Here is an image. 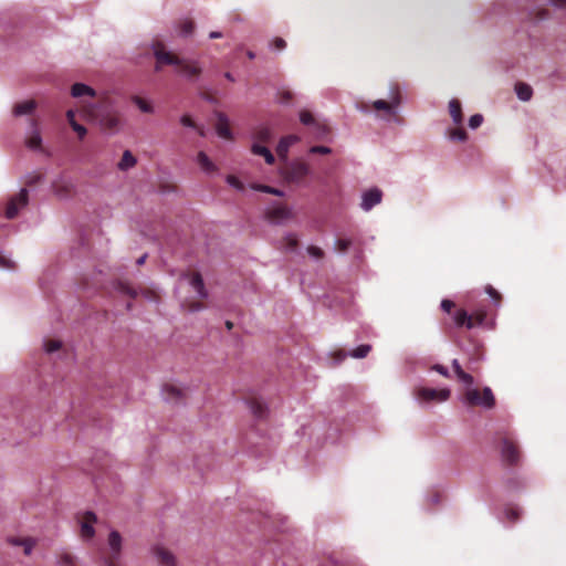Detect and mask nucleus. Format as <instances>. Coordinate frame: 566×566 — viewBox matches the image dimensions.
Here are the masks:
<instances>
[{"label": "nucleus", "mask_w": 566, "mask_h": 566, "mask_svg": "<svg viewBox=\"0 0 566 566\" xmlns=\"http://www.w3.org/2000/svg\"><path fill=\"white\" fill-rule=\"evenodd\" d=\"M252 151L255 155L263 156L265 161H266V164H269V165H272L274 163V160H275L273 154L265 146H262V145H259V144H254L252 146Z\"/></svg>", "instance_id": "nucleus-27"}, {"label": "nucleus", "mask_w": 566, "mask_h": 566, "mask_svg": "<svg viewBox=\"0 0 566 566\" xmlns=\"http://www.w3.org/2000/svg\"><path fill=\"white\" fill-rule=\"evenodd\" d=\"M298 245V240L295 234H287L282 239L281 248L285 251H294Z\"/></svg>", "instance_id": "nucleus-30"}, {"label": "nucleus", "mask_w": 566, "mask_h": 566, "mask_svg": "<svg viewBox=\"0 0 566 566\" xmlns=\"http://www.w3.org/2000/svg\"><path fill=\"white\" fill-rule=\"evenodd\" d=\"M449 113L452 117L453 123L457 126H461L463 123V113H462V106L459 99L452 98L449 102Z\"/></svg>", "instance_id": "nucleus-17"}, {"label": "nucleus", "mask_w": 566, "mask_h": 566, "mask_svg": "<svg viewBox=\"0 0 566 566\" xmlns=\"http://www.w3.org/2000/svg\"><path fill=\"white\" fill-rule=\"evenodd\" d=\"M486 317V311L478 308L473 313L469 314L465 310H457L453 315L454 324L458 327H467L469 329L474 326L481 325Z\"/></svg>", "instance_id": "nucleus-3"}, {"label": "nucleus", "mask_w": 566, "mask_h": 566, "mask_svg": "<svg viewBox=\"0 0 566 566\" xmlns=\"http://www.w3.org/2000/svg\"><path fill=\"white\" fill-rule=\"evenodd\" d=\"M547 15H548V11L547 10H542L538 13V19H545Z\"/></svg>", "instance_id": "nucleus-61"}, {"label": "nucleus", "mask_w": 566, "mask_h": 566, "mask_svg": "<svg viewBox=\"0 0 566 566\" xmlns=\"http://www.w3.org/2000/svg\"><path fill=\"white\" fill-rule=\"evenodd\" d=\"M271 46L274 49V50H284L286 48V42L284 39L282 38H275L272 43H271Z\"/></svg>", "instance_id": "nucleus-48"}, {"label": "nucleus", "mask_w": 566, "mask_h": 566, "mask_svg": "<svg viewBox=\"0 0 566 566\" xmlns=\"http://www.w3.org/2000/svg\"><path fill=\"white\" fill-rule=\"evenodd\" d=\"M224 77H226L227 80L231 81V82H233V81H234V77H233V76H232V74H231V73H229V72H227V73L224 74Z\"/></svg>", "instance_id": "nucleus-63"}, {"label": "nucleus", "mask_w": 566, "mask_h": 566, "mask_svg": "<svg viewBox=\"0 0 566 566\" xmlns=\"http://www.w3.org/2000/svg\"><path fill=\"white\" fill-rule=\"evenodd\" d=\"M352 245V241L349 239H338L335 243L336 250L338 252H346Z\"/></svg>", "instance_id": "nucleus-42"}, {"label": "nucleus", "mask_w": 566, "mask_h": 566, "mask_svg": "<svg viewBox=\"0 0 566 566\" xmlns=\"http://www.w3.org/2000/svg\"><path fill=\"white\" fill-rule=\"evenodd\" d=\"M29 201V192L27 189H21L20 192L10 198L6 207V217L13 219L18 216L20 209L24 208Z\"/></svg>", "instance_id": "nucleus-7"}, {"label": "nucleus", "mask_w": 566, "mask_h": 566, "mask_svg": "<svg viewBox=\"0 0 566 566\" xmlns=\"http://www.w3.org/2000/svg\"><path fill=\"white\" fill-rule=\"evenodd\" d=\"M104 566H116V564H114V562L112 559H105Z\"/></svg>", "instance_id": "nucleus-62"}, {"label": "nucleus", "mask_w": 566, "mask_h": 566, "mask_svg": "<svg viewBox=\"0 0 566 566\" xmlns=\"http://www.w3.org/2000/svg\"><path fill=\"white\" fill-rule=\"evenodd\" d=\"M515 93L521 101L527 102L532 98L533 90L528 84L524 82H517L515 84Z\"/></svg>", "instance_id": "nucleus-22"}, {"label": "nucleus", "mask_w": 566, "mask_h": 566, "mask_svg": "<svg viewBox=\"0 0 566 566\" xmlns=\"http://www.w3.org/2000/svg\"><path fill=\"white\" fill-rule=\"evenodd\" d=\"M66 118H67V122L71 125V127L74 125V123H77L75 120V111H73V109H69L66 112Z\"/></svg>", "instance_id": "nucleus-56"}, {"label": "nucleus", "mask_w": 566, "mask_h": 566, "mask_svg": "<svg viewBox=\"0 0 566 566\" xmlns=\"http://www.w3.org/2000/svg\"><path fill=\"white\" fill-rule=\"evenodd\" d=\"M248 405H249V408L251 410V412L256 417V418H264L266 416V412H268V408L266 406L256 397H252L248 400Z\"/></svg>", "instance_id": "nucleus-19"}, {"label": "nucleus", "mask_w": 566, "mask_h": 566, "mask_svg": "<svg viewBox=\"0 0 566 566\" xmlns=\"http://www.w3.org/2000/svg\"><path fill=\"white\" fill-rule=\"evenodd\" d=\"M180 123L186 126V127H191V128H198L196 123L192 120V118L189 116V115H184L181 118H180Z\"/></svg>", "instance_id": "nucleus-51"}, {"label": "nucleus", "mask_w": 566, "mask_h": 566, "mask_svg": "<svg viewBox=\"0 0 566 566\" xmlns=\"http://www.w3.org/2000/svg\"><path fill=\"white\" fill-rule=\"evenodd\" d=\"M310 171V166L305 161L295 160L286 166L285 178L291 182H301L308 176Z\"/></svg>", "instance_id": "nucleus-6"}, {"label": "nucleus", "mask_w": 566, "mask_h": 566, "mask_svg": "<svg viewBox=\"0 0 566 566\" xmlns=\"http://www.w3.org/2000/svg\"><path fill=\"white\" fill-rule=\"evenodd\" d=\"M36 107V103L33 99L24 101L14 105L13 114L15 116L31 114Z\"/></svg>", "instance_id": "nucleus-20"}, {"label": "nucleus", "mask_w": 566, "mask_h": 566, "mask_svg": "<svg viewBox=\"0 0 566 566\" xmlns=\"http://www.w3.org/2000/svg\"><path fill=\"white\" fill-rule=\"evenodd\" d=\"M0 266L10 270L15 268L14 263L3 255H0Z\"/></svg>", "instance_id": "nucleus-52"}, {"label": "nucleus", "mask_w": 566, "mask_h": 566, "mask_svg": "<svg viewBox=\"0 0 566 566\" xmlns=\"http://www.w3.org/2000/svg\"><path fill=\"white\" fill-rule=\"evenodd\" d=\"M447 135L451 140L465 142L468 139V134L462 127L451 128Z\"/></svg>", "instance_id": "nucleus-31"}, {"label": "nucleus", "mask_w": 566, "mask_h": 566, "mask_svg": "<svg viewBox=\"0 0 566 566\" xmlns=\"http://www.w3.org/2000/svg\"><path fill=\"white\" fill-rule=\"evenodd\" d=\"M227 182L232 186L233 188H235L237 190H240L242 191L244 189V185L242 184V181H240L235 176L233 175H229L227 177Z\"/></svg>", "instance_id": "nucleus-45"}, {"label": "nucleus", "mask_w": 566, "mask_h": 566, "mask_svg": "<svg viewBox=\"0 0 566 566\" xmlns=\"http://www.w3.org/2000/svg\"><path fill=\"white\" fill-rule=\"evenodd\" d=\"M54 190L57 195H64V193H67L70 191V188L69 186H64V187H59L56 185H54Z\"/></svg>", "instance_id": "nucleus-57"}, {"label": "nucleus", "mask_w": 566, "mask_h": 566, "mask_svg": "<svg viewBox=\"0 0 566 566\" xmlns=\"http://www.w3.org/2000/svg\"><path fill=\"white\" fill-rule=\"evenodd\" d=\"M136 163H137V160H136L135 156L132 154V151L125 150L123 153L122 159L118 163L117 167L119 170L125 171V170L133 168L136 165Z\"/></svg>", "instance_id": "nucleus-24"}, {"label": "nucleus", "mask_w": 566, "mask_h": 566, "mask_svg": "<svg viewBox=\"0 0 566 566\" xmlns=\"http://www.w3.org/2000/svg\"><path fill=\"white\" fill-rule=\"evenodd\" d=\"M36 120H32V126L34 127L33 134L27 139V146L31 149H41L42 138L40 133L36 129Z\"/></svg>", "instance_id": "nucleus-25"}, {"label": "nucleus", "mask_w": 566, "mask_h": 566, "mask_svg": "<svg viewBox=\"0 0 566 566\" xmlns=\"http://www.w3.org/2000/svg\"><path fill=\"white\" fill-rule=\"evenodd\" d=\"M300 120L304 125L313 126V129L317 138H324L329 134V128L327 127V125L317 122L310 111H301Z\"/></svg>", "instance_id": "nucleus-9"}, {"label": "nucleus", "mask_w": 566, "mask_h": 566, "mask_svg": "<svg viewBox=\"0 0 566 566\" xmlns=\"http://www.w3.org/2000/svg\"><path fill=\"white\" fill-rule=\"evenodd\" d=\"M45 350L48 353H54L56 350H59L62 346L61 342L60 340H56V339H50V340H46L45 342Z\"/></svg>", "instance_id": "nucleus-43"}, {"label": "nucleus", "mask_w": 566, "mask_h": 566, "mask_svg": "<svg viewBox=\"0 0 566 566\" xmlns=\"http://www.w3.org/2000/svg\"><path fill=\"white\" fill-rule=\"evenodd\" d=\"M501 453L503 460L509 465H515L520 461V449L515 441H513L509 436H504L501 440Z\"/></svg>", "instance_id": "nucleus-5"}, {"label": "nucleus", "mask_w": 566, "mask_h": 566, "mask_svg": "<svg viewBox=\"0 0 566 566\" xmlns=\"http://www.w3.org/2000/svg\"><path fill=\"white\" fill-rule=\"evenodd\" d=\"M307 252L311 256L316 258V259H322L324 256V251L321 248L315 247V245H310L307 248Z\"/></svg>", "instance_id": "nucleus-47"}, {"label": "nucleus", "mask_w": 566, "mask_h": 566, "mask_svg": "<svg viewBox=\"0 0 566 566\" xmlns=\"http://www.w3.org/2000/svg\"><path fill=\"white\" fill-rule=\"evenodd\" d=\"M452 368L459 381L467 386L462 394V401L465 406L470 408L481 407L486 410L495 407L496 400L490 387H484L483 389L473 388V376L463 369L458 359H453Z\"/></svg>", "instance_id": "nucleus-1"}, {"label": "nucleus", "mask_w": 566, "mask_h": 566, "mask_svg": "<svg viewBox=\"0 0 566 566\" xmlns=\"http://www.w3.org/2000/svg\"><path fill=\"white\" fill-rule=\"evenodd\" d=\"M182 277L188 280L189 285L195 290L200 300H205L208 297V292L205 287L202 276L199 272L184 273Z\"/></svg>", "instance_id": "nucleus-11"}, {"label": "nucleus", "mask_w": 566, "mask_h": 566, "mask_svg": "<svg viewBox=\"0 0 566 566\" xmlns=\"http://www.w3.org/2000/svg\"><path fill=\"white\" fill-rule=\"evenodd\" d=\"M175 188H176L175 186H161V187H160V190H161L163 192H166V191H174V190H175Z\"/></svg>", "instance_id": "nucleus-59"}, {"label": "nucleus", "mask_w": 566, "mask_h": 566, "mask_svg": "<svg viewBox=\"0 0 566 566\" xmlns=\"http://www.w3.org/2000/svg\"><path fill=\"white\" fill-rule=\"evenodd\" d=\"M8 543L13 545V546H23L24 537L11 536V537L8 538Z\"/></svg>", "instance_id": "nucleus-54"}, {"label": "nucleus", "mask_w": 566, "mask_h": 566, "mask_svg": "<svg viewBox=\"0 0 566 566\" xmlns=\"http://www.w3.org/2000/svg\"><path fill=\"white\" fill-rule=\"evenodd\" d=\"M115 289L119 293L127 295L130 298H135L138 295V292L125 281H117L115 284Z\"/></svg>", "instance_id": "nucleus-29"}, {"label": "nucleus", "mask_w": 566, "mask_h": 566, "mask_svg": "<svg viewBox=\"0 0 566 566\" xmlns=\"http://www.w3.org/2000/svg\"><path fill=\"white\" fill-rule=\"evenodd\" d=\"M154 554L161 566H176L175 557L169 551L163 547H156Z\"/></svg>", "instance_id": "nucleus-18"}, {"label": "nucleus", "mask_w": 566, "mask_h": 566, "mask_svg": "<svg viewBox=\"0 0 566 566\" xmlns=\"http://www.w3.org/2000/svg\"><path fill=\"white\" fill-rule=\"evenodd\" d=\"M401 103V94L399 86L397 84L392 85L390 88L389 101L377 99L374 102L373 106L376 111H385L389 114L394 112V109L399 106Z\"/></svg>", "instance_id": "nucleus-8"}, {"label": "nucleus", "mask_w": 566, "mask_h": 566, "mask_svg": "<svg viewBox=\"0 0 566 566\" xmlns=\"http://www.w3.org/2000/svg\"><path fill=\"white\" fill-rule=\"evenodd\" d=\"M57 564L60 566H76V558L67 552H63L59 555Z\"/></svg>", "instance_id": "nucleus-32"}, {"label": "nucleus", "mask_w": 566, "mask_h": 566, "mask_svg": "<svg viewBox=\"0 0 566 566\" xmlns=\"http://www.w3.org/2000/svg\"><path fill=\"white\" fill-rule=\"evenodd\" d=\"M485 292L492 297L496 306L500 305L502 296L492 285H488Z\"/></svg>", "instance_id": "nucleus-40"}, {"label": "nucleus", "mask_w": 566, "mask_h": 566, "mask_svg": "<svg viewBox=\"0 0 566 566\" xmlns=\"http://www.w3.org/2000/svg\"><path fill=\"white\" fill-rule=\"evenodd\" d=\"M252 188L261 192L271 193L274 196H283V192L280 189L273 188L271 186L254 185Z\"/></svg>", "instance_id": "nucleus-37"}, {"label": "nucleus", "mask_w": 566, "mask_h": 566, "mask_svg": "<svg viewBox=\"0 0 566 566\" xmlns=\"http://www.w3.org/2000/svg\"><path fill=\"white\" fill-rule=\"evenodd\" d=\"M197 160L201 169L206 172H212L216 170L214 164L209 159V157L203 151H199L197 156Z\"/></svg>", "instance_id": "nucleus-28"}, {"label": "nucleus", "mask_w": 566, "mask_h": 566, "mask_svg": "<svg viewBox=\"0 0 566 566\" xmlns=\"http://www.w3.org/2000/svg\"><path fill=\"white\" fill-rule=\"evenodd\" d=\"M101 125L104 129L114 130L119 125V118L115 114H106L102 117Z\"/></svg>", "instance_id": "nucleus-26"}, {"label": "nucleus", "mask_w": 566, "mask_h": 566, "mask_svg": "<svg viewBox=\"0 0 566 566\" xmlns=\"http://www.w3.org/2000/svg\"><path fill=\"white\" fill-rule=\"evenodd\" d=\"M71 94L74 97H81V96H84V95L94 97L95 96V91L91 86H88L86 84L75 83L72 86V88H71Z\"/></svg>", "instance_id": "nucleus-23"}, {"label": "nucleus", "mask_w": 566, "mask_h": 566, "mask_svg": "<svg viewBox=\"0 0 566 566\" xmlns=\"http://www.w3.org/2000/svg\"><path fill=\"white\" fill-rule=\"evenodd\" d=\"M36 545V539L35 538H32V537H24V543H23V552L27 556L31 555L34 546Z\"/></svg>", "instance_id": "nucleus-39"}, {"label": "nucleus", "mask_w": 566, "mask_h": 566, "mask_svg": "<svg viewBox=\"0 0 566 566\" xmlns=\"http://www.w3.org/2000/svg\"><path fill=\"white\" fill-rule=\"evenodd\" d=\"M133 102L138 106V108L143 113H153L154 112L151 104L139 96H134Z\"/></svg>", "instance_id": "nucleus-35"}, {"label": "nucleus", "mask_w": 566, "mask_h": 566, "mask_svg": "<svg viewBox=\"0 0 566 566\" xmlns=\"http://www.w3.org/2000/svg\"><path fill=\"white\" fill-rule=\"evenodd\" d=\"M217 133L222 138L231 137L228 118L226 117V115H223L221 113L218 114Z\"/></svg>", "instance_id": "nucleus-21"}, {"label": "nucleus", "mask_w": 566, "mask_h": 566, "mask_svg": "<svg viewBox=\"0 0 566 566\" xmlns=\"http://www.w3.org/2000/svg\"><path fill=\"white\" fill-rule=\"evenodd\" d=\"M145 259H146V255H143L140 256L138 260H137V264H143L145 262Z\"/></svg>", "instance_id": "nucleus-64"}, {"label": "nucleus", "mask_w": 566, "mask_h": 566, "mask_svg": "<svg viewBox=\"0 0 566 566\" xmlns=\"http://www.w3.org/2000/svg\"><path fill=\"white\" fill-rule=\"evenodd\" d=\"M108 544L112 548V554L105 559H112L116 564L122 551V536L117 531H112L108 536Z\"/></svg>", "instance_id": "nucleus-14"}, {"label": "nucleus", "mask_w": 566, "mask_h": 566, "mask_svg": "<svg viewBox=\"0 0 566 566\" xmlns=\"http://www.w3.org/2000/svg\"><path fill=\"white\" fill-rule=\"evenodd\" d=\"M431 369L437 371V373H439L440 375H442V376H444L447 378L450 377L448 368L444 367L443 365H439V364L433 365Z\"/></svg>", "instance_id": "nucleus-53"}, {"label": "nucleus", "mask_w": 566, "mask_h": 566, "mask_svg": "<svg viewBox=\"0 0 566 566\" xmlns=\"http://www.w3.org/2000/svg\"><path fill=\"white\" fill-rule=\"evenodd\" d=\"M182 306L189 312H197L205 307V305L199 301H186L182 303Z\"/></svg>", "instance_id": "nucleus-38"}, {"label": "nucleus", "mask_w": 566, "mask_h": 566, "mask_svg": "<svg viewBox=\"0 0 566 566\" xmlns=\"http://www.w3.org/2000/svg\"><path fill=\"white\" fill-rule=\"evenodd\" d=\"M193 30H195V23L191 20H186L180 25V32L184 35L191 34L193 32Z\"/></svg>", "instance_id": "nucleus-41"}, {"label": "nucleus", "mask_w": 566, "mask_h": 566, "mask_svg": "<svg viewBox=\"0 0 566 566\" xmlns=\"http://www.w3.org/2000/svg\"><path fill=\"white\" fill-rule=\"evenodd\" d=\"M450 389H433L427 387H417L413 390L415 397L422 402H442L449 399Z\"/></svg>", "instance_id": "nucleus-4"}, {"label": "nucleus", "mask_w": 566, "mask_h": 566, "mask_svg": "<svg viewBox=\"0 0 566 566\" xmlns=\"http://www.w3.org/2000/svg\"><path fill=\"white\" fill-rule=\"evenodd\" d=\"M483 123V116L481 114H474L469 118V126L472 129L480 127Z\"/></svg>", "instance_id": "nucleus-44"}, {"label": "nucleus", "mask_w": 566, "mask_h": 566, "mask_svg": "<svg viewBox=\"0 0 566 566\" xmlns=\"http://www.w3.org/2000/svg\"><path fill=\"white\" fill-rule=\"evenodd\" d=\"M522 511L516 506H509L505 509V516L511 523H515L520 520Z\"/></svg>", "instance_id": "nucleus-34"}, {"label": "nucleus", "mask_w": 566, "mask_h": 566, "mask_svg": "<svg viewBox=\"0 0 566 566\" xmlns=\"http://www.w3.org/2000/svg\"><path fill=\"white\" fill-rule=\"evenodd\" d=\"M222 34L220 32H217V31H212L210 34H209V38L210 39H219L221 38Z\"/></svg>", "instance_id": "nucleus-60"}, {"label": "nucleus", "mask_w": 566, "mask_h": 566, "mask_svg": "<svg viewBox=\"0 0 566 566\" xmlns=\"http://www.w3.org/2000/svg\"><path fill=\"white\" fill-rule=\"evenodd\" d=\"M271 136V133L268 128H262L260 132H259V138L263 142H266Z\"/></svg>", "instance_id": "nucleus-55"}, {"label": "nucleus", "mask_w": 566, "mask_h": 566, "mask_svg": "<svg viewBox=\"0 0 566 566\" xmlns=\"http://www.w3.org/2000/svg\"><path fill=\"white\" fill-rule=\"evenodd\" d=\"M381 197L382 193L377 188L366 191L363 195L361 208L366 211L370 210L373 207H375L381 201Z\"/></svg>", "instance_id": "nucleus-13"}, {"label": "nucleus", "mask_w": 566, "mask_h": 566, "mask_svg": "<svg viewBox=\"0 0 566 566\" xmlns=\"http://www.w3.org/2000/svg\"><path fill=\"white\" fill-rule=\"evenodd\" d=\"M298 140H300V137L297 135H289V136L282 137L276 147V153H277L279 157H281L282 159L285 160L287 158V153H289L290 147L293 144L297 143Z\"/></svg>", "instance_id": "nucleus-16"}, {"label": "nucleus", "mask_w": 566, "mask_h": 566, "mask_svg": "<svg viewBox=\"0 0 566 566\" xmlns=\"http://www.w3.org/2000/svg\"><path fill=\"white\" fill-rule=\"evenodd\" d=\"M455 307L454 302L450 300H443L441 302V308L447 312L448 314H451V311Z\"/></svg>", "instance_id": "nucleus-50"}, {"label": "nucleus", "mask_w": 566, "mask_h": 566, "mask_svg": "<svg viewBox=\"0 0 566 566\" xmlns=\"http://www.w3.org/2000/svg\"><path fill=\"white\" fill-rule=\"evenodd\" d=\"M154 55L156 57V71H159L163 65H176L177 72L196 78L201 74V67L196 61L179 59L171 52L166 51L165 45L160 42L154 44Z\"/></svg>", "instance_id": "nucleus-2"}, {"label": "nucleus", "mask_w": 566, "mask_h": 566, "mask_svg": "<svg viewBox=\"0 0 566 566\" xmlns=\"http://www.w3.org/2000/svg\"><path fill=\"white\" fill-rule=\"evenodd\" d=\"M551 3L557 8L566 7V0H549Z\"/></svg>", "instance_id": "nucleus-58"}, {"label": "nucleus", "mask_w": 566, "mask_h": 566, "mask_svg": "<svg viewBox=\"0 0 566 566\" xmlns=\"http://www.w3.org/2000/svg\"><path fill=\"white\" fill-rule=\"evenodd\" d=\"M311 154H319V155H328L332 153V149L327 146H312L310 148Z\"/></svg>", "instance_id": "nucleus-46"}, {"label": "nucleus", "mask_w": 566, "mask_h": 566, "mask_svg": "<svg viewBox=\"0 0 566 566\" xmlns=\"http://www.w3.org/2000/svg\"><path fill=\"white\" fill-rule=\"evenodd\" d=\"M165 392L167 394L169 399L178 400L182 397V390L174 385H165Z\"/></svg>", "instance_id": "nucleus-33"}, {"label": "nucleus", "mask_w": 566, "mask_h": 566, "mask_svg": "<svg viewBox=\"0 0 566 566\" xmlns=\"http://www.w3.org/2000/svg\"><path fill=\"white\" fill-rule=\"evenodd\" d=\"M483 349L480 344L474 343L472 353L469 354L468 361L465 364V368L469 371H476L479 369V361L482 359Z\"/></svg>", "instance_id": "nucleus-15"}, {"label": "nucleus", "mask_w": 566, "mask_h": 566, "mask_svg": "<svg viewBox=\"0 0 566 566\" xmlns=\"http://www.w3.org/2000/svg\"><path fill=\"white\" fill-rule=\"evenodd\" d=\"M370 350H371V346L370 345H367V344L359 345L357 348H355L350 353V356L354 357V358H364V357H366L369 354Z\"/></svg>", "instance_id": "nucleus-36"}, {"label": "nucleus", "mask_w": 566, "mask_h": 566, "mask_svg": "<svg viewBox=\"0 0 566 566\" xmlns=\"http://www.w3.org/2000/svg\"><path fill=\"white\" fill-rule=\"evenodd\" d=\"M73 130L77 133L78 135V138L80 139H83L87 133L86 128L78 124V123H74V125L72 126Z\"/></svg>", "instance_id": "nucleus-49"}, {"label": "nucleus", "mask_w": 566, "mask_h": 566, "mask_svg": "<svg viewBox=\"0 0 566 566\" xmlns=\"http://www.w3.org/2000/svg\"><path fill=\"white\" fill-rule=\"evenodd\" d=\"M292 216L291 210L286 206H275L265 212V217L269 221L279 223L283 220L290 219Z\"/></svg>", "instance_id": "nucleus-12"}, {"label": "nucleus", "mask_w": 566, "mask_h": 566, "mask_svg": "<svg viewBox=\"0 0 566 566\" xmlns=\"http://www.w3.org/2000/svg\"><path fill=\"white\" fill-rule=\"evenodd\" d=\"M97 517L96 515L87 511L82 515L81 518V537L83 539H91L95 535L94 524L96 523Z\"/></svg>", "instance_id": "nucleus-10"}]
</instances>
